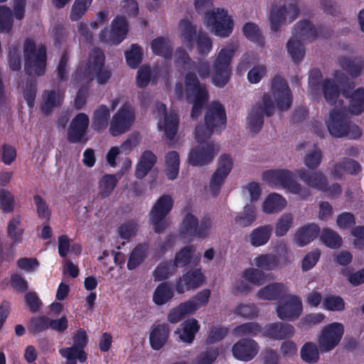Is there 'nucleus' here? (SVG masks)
<instances>
[{"instance_id":"obj_1","label":"nucleus","mask_w":364,"mask_h":364,"mask_svg":"<svg viewBox=\"0 0 364 364\" xmlns=\"http://www.w3.org/2000/svg\"><path fill=\"white\" fill-rule=\"evenodd\" d=\"M175 65L186 71L184 76L185 94L186 100L208 98L206 85L200 82L208 78L210 74L209 63L203 59L193 61L189 54L182 48H178L175 54Z\"/></svg>"},{"instance_id":"obj_2","label":"nucleus","mask_w":364,"mask_h":364,"mask_svg":"<svg viewBox=\"0 0 364 364\" xmlns=\"http://www.w3.org/2000/svg\"><path fill=\"white\" fill-rule=\"evenodd\" d=\"M323 29L322 26H318L316 28L309 20H302L296 23L294 36L287 43L288 53L294 63L300 62L304 56L305 50L302 41H314L318 34L322 35Z\"/></svg>"},{"instance_id":"obj_3","label":"nucleus","mask_w":364,"mask_h":364,"mask_svg":"<svg viewBox=\"0 0 364 364\" xmlns=\"http://www.w3.org/2000/svg\"><path fill=\"white\" fill-rule=\"evenodd\" d=\"M294 177V173L288 169L267 170L262 173V180L269 186H280L301 199L307 200L311 195L309 188L302 186Z\"/></svg>"},{"instance_id":"obj_4","label":"nucleus","mask_w":364,"mask_h":364,"mask_svg":"<svg viewBox=\"0 0 364 364\" xmlns=\"http://www.w3.org/2000/svg\"><path fill=\"white\" fill-rule=\"evenodd\" d=\"M24 70L27 75L33 73L42 76L46 73L47 61V49L44 45L36 48L32 38H27L23 43Z\"/></svg>"},{"instance_id":"obj_5","label":"nucleus","mask_w":364,"mask_h":364,"mask_svg":"<svg viewBox=\"0 0 364 364\" xmlns=\"http://www.w3.org/2000/svg\"><path fill=\"white\" fill-rule=\"evenodd\" d=\"M327 127L330 134L335 138L357 139L362 134L360 127L352 122L344 111L340 109H333L330 112Z\"/></svg>"},{"instance_id":"obj_6","label":"nucleus","mask_w":364,"mask_h":364,"mask_svg":"<svg viewBox=\"0 0 364 364\" xmlns=\"http://www.w3.org/2000/svg\"><path fill=\"white\" fill-rule=\"evenodd\" d=\"M299 179L309 187L321 192L327 193L331 198H338L342 193V188L338 183L328 186L327 178L321 171H308L304 168L296 171Z\"/></svg>"},{"instance_id":"obj_7","label":"nucleus","mask_w":364,"mask_h":364,"mask_svg":"<svg viewBox=\"0 0 364 364\" xmlns=\"http://www.w3.org/2000/svg\"><path fill=\"white\" fill-rule=\"evenodd\" d=\"M235 49L233 47L223 48L218 53L213 65L212 82L218 87H224L229 82L231 75L230 63Z\"/></svg>"},{"instance_id":"obj_8","label":"nucleus","mask_w":364,"mask_h":364,"mask_svg":"<svg viewBox=\"0 0 364 364\" xmlns=\"http://www.w3.org/2000/svg\"><path fill=\"white\" fill-rule=\"evenodd\" d=\"M173 206V200L169 195L161 196L153 205L149 213V220L156 233H162L168 226L166 216Z\"/></svg>"},{"instance_id":"obj_9","label":"nucleus","mask_w":364,"mask_h":364,"mask_svg":"<svg viewBox=\"0 0 364 364\" xmlns=\"http://www.w3.org/2000/svg\"><path fill=\"white\" fill-rule=\"evenodd\" d=\"M88 336L83 328H80L73 337V346L60 349L59 353L63 358L66 359L65 364H77L85 363L87 355L85 348L88 343Z\"/></svg>"},{"instance_id":"obj_10","label":"nucleus","mask_w":364,"mask_h":364,"mask_svg":"<svg viewBox=\"0 0 364 364\" xmlns=\"http://www.w3.org/2000/svg\"><path fill=\"white\" fill-rule=\"evenodd\" d=\"M263 105L256 104L251 110L248 117V128L255 134L259 132L264 124V115L271 117L274 112V106L269 94L264 93L262 96Z\"/></svg>"},{"instance_id":"obj_11","label":"nucleus","mask_w":364,"mask_h":364,"mask_svg":"<svg viewBox=\"0 0 364 364\" xmlns=\"http://www.w3.org/2000/svg\"><path fill=\"white\" fill-rule=\"evenodd\" d=\"M205 21L216 36L227 37L232 31L233 21L228 16L227 11L223 9H217L216 11L207 12Z\"/></svg>"},{"instance_id":"obj_12","label":"nucleus","mask_w":364,"mask_h":364,"mask_svg":"<svg viewBox=\"0 0 364 364\" xmlns=\"http://www.w3.org/2000/svg\"><path fill=\"white\" fill-rule=\"evenodd\" d=\"M211 225L210 217L205 216L198 223V218L191 213H188L181 224V235L183 237H198L204 238L207 236Z\"/></svg>"},{"instance_id":"obj_13","label":"nucleus","mask_w":364,"mask_h":364,"mask_svg":"<svg viewBox=\"0 0 364 364\" xmlns=\"http://www.w3.org/2000/svg\"><path fill=\"white\" fill-rule=\"evenodd\" d=\"M135 119L134 109L129 104H124L113 115L109 127L112 136H118L127 132Z\"/></svg>"},{"instance_id":"obj_14","label":"nucleus","mask_w":364,"mask_h":364,"mask_svg":"<svg viewBox=\"0 0 364 364\" xmlns=\"http://www.w3.org/2000/svg\"><path fill=\"white\" fill-rule=\"evenodd\" d=\"M344 333L342 323L334 322L325 326L321 331L318 345L322 353L333 350L341 341Z\"/></svg>"},{"instance_id":"obj_15","label":"nucleus","mask_w":364,"mask_h":364,"mask_svg":"<svg viewBox=\"0 0 364 364\" xmlns=\"http://www.w3.org/2000/svg\"><path fill=\"white\" fill-rule=\"evenodd\" d=\"M232 159L228 154H222L218 159V168L210 181V191L213 196H218L221 186L232 168Z\"/></svg>"},{"instance_id":"obj_16","label":"nucleus","mask_w":364,"mask_h":364,"mask_svg":"<svg viewBox=\"0 0 364 364\" xmlns=\"http://www.w3.org/2000/svg\"><path fill=\"white\" fill-rule=\"evenodd\" d=\"M90 124L88 116L83 112L77 114L71 120L67 132V140L71 144L82 142L85 144L88 139L86 137Z\"/></svg>"},{"instance_id":"obj_17","label":"nucleus","mask_w":364,"mask_h":364,"mask_svg":"<svg viewBox=\"0 0 364 364\" xmlns=\"http://www.w3.org/2000/svg\"><path fill=\"white\" fill-rule=\"evenodd\" d=\"M272 91L279 111H284L290 108L292 103L291 92L283 77L276 75L272 79Z\"/></svg>"},{"instance_id":"obj_18","label":"nucleus","mask_w":364,"mask_h":364,"mask_svg":"<svg viewBox=\"0 0 364 364\" xmlns=\"http://www.w3.org/2000/svg\"><path fill=\"white\" fill-rule=\"evenodd\" d=\"M91 69L93 80L95 78L100 85L106 84L112 76L109 69L105 66V55L100 48H95L90 52Z\"/></svg>"},{"instance_id":"obj_19","label":"nucleus","mask_w":364,"mask_h":364,"mask_svg":"<svg viewBox=\"0 0 364 364\" xmlns=\"http://www.w3.org/2000/svg\"><path fill=\"white\" fill-rule=\"evenodd\" d=\"M217 148L213 141L196 146L188 154L189 164L197 166L210 163L216 154Z\"/></svg>"},{"instance_id":"obj_20","label":"nucleus","mask_w":364,"mask_h":364,"mask_svg":"<svg viewBox=\"0 0 364 364\" xmlns=\"http://www.w3.org/2000/svg\"><path fill=\"white\" fill-rule=\"evenodd\" d=\"M301 299L294 295H290L277 306L278 317L283 321H293L297 319L302 312Z\"/></svg>"},{"instance_id":"obj_21","label":"nucleus","mask_w":364,"mask_h":364,"mask_svg":"<svg viewBox=\"0 0 364 364\" xmlns=\"http://www.w3.org/2000/svg\"><path fill=\"white\" fill-rule=\"evenodd\" d=\"M128 32V22L123 16H117L112 23L110 38H107L108 31L104 29L100 33V40L103 43H112L119 44L125 38Z\"/></svg>"},{"instance_id":"obj_22","label":"nucleus","mask_w":364,"mask_h":364,"mask_svg":"<svg viewBox=\"0 0 364 364\" xmlns=\"http://www.w3.org/2000/svg\"><path fill=\"white\" fill-rule=\"evenodd\" d=\"M204 280L200 268L188 270L176 281V291L183 294L185 291L197 289L203 285Z\"/></svg>"},{"instance_id":"obj_23","label":"nucleus","mask_w":364,"mask_h":364,"mask_svg":"<svg viewBox=\"0 0 364 364\" xmlns=\"http://www.w3.org/2000/svg\"><path fill=\"white\" fill-rule=\"evenodd\" d=\"M259 351L258 343L252 338H241L232 348L233 356L242 361H250Z\"/></svg>"},{"instance_id":"obj_24","label":"nucleus","mask_w":364,"mask_h":364,"mask_svg":"<svg viewBox=\"0 0 364 364\" xmlns=\"http://www.w3.org/2000/svg\"><path fill=\"white\" fill-rule=\"evenodd\" d=\"M227 122L225 109L219 102H213L205 114V124L212 129L225 127Z\"/></svg>"},{"instance_id":"obj_25","label":"nucleus","mask_w":364,"mask_h":364,"mask_svg":"<svg viewBox=\"0 0 364 364\" xmlns=\"http://www.w3.org/2000/svg\"><path fill=\"white\" fill-rule=\"evenodd\" d=\"M294 334V328L291 324L276 322L266 326L264 336L273 340H284Z\"/></svg>"},{"instance_id":"obj_26","label":"nucleus","mask_w":364,"mask_h":364,"mask_svg":"<svg viewBox=\"0 0 364 364\" xmlns=\"http://www.w3.org/2000/svg\"><path fill=\"white\" fill-rule=\"evenodd\" d=\"M361 171L360 164L355 160L344 157L338 163H336L331 171L334 178L341 179L344 173L357 175Z\"/></svg>"},{"instance_id":"obj_27","label":"nucleus","mask_w":364,"mask_h":364,"mask_svg":"<svg viewBox=\"0 0 364 364\" xmlns=\"http://www.w3.org/2000/svg\"><path fill=\"white\" fill-rule=\"evenodd\" d=\"M338 63L353 78L359 77L364 68V58L361 56H341L338 58Z\"/></svg>"},{"instance_id":"obj_28","label":"nucleus","mask_w":364,"mask_h":364,"mask_svg":"<svg viewBox=\"0 0 364 364\" xmlns=\"http://www.w3.org/2000/svg\"><path fill=\"white\" fill-rule=\"evenodd\" d=\"M287 286L281 282L271 283L257 292V297L263 300L275 301L284 297L287 292Z\"/></svg>"},{"instance_id":"obj_29","label":"nucleus","mask_w":364,"mask_h":364,"mask_svg":"<svg viewBox=\"0 0 364 364\" xmlns=\"http://www.w3.org/2000/svg\"><path fill=\"white\" fill-rule=\"evenodd\" d=\"M321 232L315 223H309L299 228L295 233V240L299 247H304L314 240Z\"/></svg>"},{"instance_id":"obj_30","label":"nucleus","mask_w":364,"mask_h":364,"mask_svg":"<svg viewBox=\"0 0 364 364\" xmlns=\"http://www.w3.org/2000/svg\"><path fill=\"white\" fill-rule=\"evenodd\" d=\"M196 252V247L193 245H186L181 248L175 255L173 260H171L172 267L176 269L178 267H185L188 266L192 260L194 264L197 265L199 262V257L193 256Z\"/></svg>"},{"instance_id":"obj_31","label":"nucleus","mask_w":364,"mask_h":364,"mask_svg":"<svg viewBox=\"0 0 364 364\" xmlns=\"http://www.w3.org/2000/svg\"><path fill=\"white\" fill-rule=\"evenodd\" d=\"M156 161L157 157L151 151H144L136 166L135 177L138 179L144 178L152 169Z\"/></svg>"},{"instance_id":"obj_32","label":"nucleus","mask_w":364,"mask_h":364,"mask_svg":"<svg viewBox=\"0 0 364 364\" xmlns=\"http://www.w3.org/2000/svg\"><path fill=\"white\" fill-rule=\"evenodd\" d=\"M170 330L167 324H159L154 326L149 335V343L152 349H161L169 337Z\"/></svg>"},{"instance_id":"obj_33","label":"nucleus","mask_w":364,"mask_h":364,"mask_svg":"<svg viewBox=\"0 0 364 364\" xmlns=\"http://www.w3.org/2000/svg\"><path fill=\"white\" fill-rule=\"evenodd\" d=\"M180 38L182 43L190 50H192L196 45L198 33L196 27L188 19H182L180 21Z\"/></svg>"},{"instance_id":"obj_34","label":"nucleus","mask_w":364,"mask_h":364,"mask_svg":"<svg viewBox=\"0 0 364 364\" xmlns=\"http://www.w3.org/2000/svg\"><path fill=\"white\" fill-rule=\"evenodd\" d=\"M21 217L17 215L14 217L8 223L7 235L11 242L9 246L11 255L14 252V248L16 245L22 242L23 230L20 228Z\"/></svg>"},{"instance_id":"obj_35","label":"nucleus","mask_w":364,"mask_h":364,"mask_svg":"<svg viewBox=\"0 0 364 364\" xmlns=\"http://www.w3.org/2000/svg\"><path fill=\"white\" fill-rule=\"evenodd\" d=\"M272 227L264 225L255 228L250 234V242L255 247L266 245L272 235Z\"/></svg>"},{"instance_id":"obj_36","label":"nucleus","mask_w":364,"mask_h":364,"mask_svg":"<svg viewBox=\"0 0 364 364\" xmlns=\"http://www.w3.org/2000/svg\"><path fill=\"white\" fill-rule=\"evenodd\" d=\"M179 117L174 112H170L164 115L162 124H159L160 129L164 131L167 139L171 141L174 139L178 129Z\"/></svg>"},{"instance_id":"obj_37","label":"nucleus","mask_w":364,"mask_h":364,"mask_svg":"<svg viewBox=\"0 0 364 364\" xmlns=\"http://www.w3.org/2000/svg\"><path fill=\"white\" fill-rule=\"evenodd\" d=\"M287 206L286 199L281 195L272 193L268 195L263 203V211L272 214L282 211Z\"/></svg>"},{"instance_id":"obj_38","label":"nucleus","mask_w":364,"mask_h":364,"mask_svg":"<svg viewBox=\"0 0 364 364\" xmlns=\"http://www.w3.org/2000/svg\"><path fill=\"white\" fill-rule=\"evenodd\" d=\"M257 219V208L254 204H247L244 206L242 211L238 213L235 217L237 225L247 228L252 225Z\"/></svg>"},{"instance_id":"obj_39","label":"nucleus","mask_w":364,"mask_h":364,"mask_svg":"<svg viewBox=\"0 0 364 364\" xmlns=\"http://www.w3.org/2000/svg\"><path fill=\"white\" fill-rule=\"evenodd\" d=\"M110 117L109 108L104 105H101L94 112L92 120V127L98 132L104 130L108 125V121Z\"/></svg>"},{"instance_id":"obj_40","label":"nucleus","mask_w":364,"mask_h":364,"mask_svg":"<svg viewBox=\"0 0 364 364\" xmlns=\"http://www.w3.org/2000/svg\"><path fill=\"white\" fill-rule=\"evenodd\" d=\"M196 311V307L191 302L181 303L178 306L172 309L168 314L167 319L171 323H176L182 320L187 314Z\"/></svg>"},{"instance_id":"obj_41","label":"nucleus","mask_w":364,"mask_h":364,"mask_svg":"<svg viewBox=\"0 0 364 364\" xmlns=\"http://www.w3.org/2000/svg\"><path fill=\"white\" fill-rule=\"evenodd\" d=\"M151 48L155 55L162 56L166 60H171L172 57L173 48L164 37L154 39L151 43Z\"/></svg>"},{"instance_id":"obj_42","label":"nucleus","mask_w":364,"mask_h":364,"mask_svg":"<svg viewBox=\"0 0 364 364\" xmlns=\"http://www.w3.org/2000/svg\"><path fill=\"white\" fill-rule=\"evenodd\" d=\"M174 292L168 282L159 284L153 294L154 302L159 306L165 304L173 296Z\"/></svg>"},{"instance_id":"obj_43","label":"nucleus","mask_w":364,"mask_h":364,"mask_svg":"<svg viewBox=\"0 0 364 364\" xmlns=\"http://www.w3.org/2000/svg\"><path fill=\"white\" fill-rule=\"evenodd\" d=\"M182 327L180 338L185 343H191L200 329L198 321L193 318L186 319L182 323Z\"/></svg>"},{"instance_id":"obj_44","label":"nucleus","mask_w":364,"mask_h":364,"mask_svg":"<svg viewBox=\"0 0 364 364\" xmlns=\"http://www.w3.org/2000/svg\"><path fill=\"white\" fill-rule=\"evenodd\" d=\"M43 102L41 105V111L46 115L50 114L54 108L60 105V99L55 90H45L43 93Z\"/></svg>"},{"instance_id":"obj_45","label":"nucleus","mask_w":364,"mask_h":364,"mask_svg":"<svg viewBox=\"0 0 364 364\" xmlns=\"http://www.w3.org/2000/svg\"><path fill=\"white\" fill-rule=\"evenodd\" d=\"M93 80L92 70L91 69V58L85 66H79L72 76V81L75 85L79 86Z\"/></svg>"},{"instance_id":"obj_46","label":"nucleus","mask_w":364,"mask_h":364,"mask_svg":"<svg viewBox=\"0 0 364 364\" xmlns=\"http://www.w3.org/2000/svg\"><path fill=\"white\" fill-rule=\"evenodd\" d=\"M147 247L144 244L137 245L130 253L127 262V268L133 270L139 266L145 259Z\"/></svg>"},{"instance_id":"obj_47","label":"nucleus","mask_w":364,"mask_h":364,"mask_svg":"<svg viewBox=\"0 0 364 364\" xmlns=\"http://www.w3.org/2000/svg\"><path fill=\"white\" fill-rule=\"evenodd\" d=\"M179 154L176 151H171L168 152L166 155V174L167 178L169 180L175 179L178 174L179 170Z\"/></svg>"},{"instance_id":"obj_48","label":"nucleus","mask_w":364,"mask_h":364,"mask_svg":"<svg viewBox=\"0 0 364 364\" xmlns=\"http://www.w3.org/2000/svg\"><path fill=\"white\" fill-rule=\"evenodd\" d=\"M322 91L326 101L331 105H335L340 95V89L333 79L324 80Z\"/></svg>"},{"instance_id":"obj_49","label":"nucleus","mask_w":364,"mask_h":364,"mask_svg":"<svg viewBox=\"0 0 364 364\" xmlns=\"http://www.w3.org/2000/svg\"><path fill=\"white\" fill-rule=\"evenodd\" d=\"M118 183L114 174H105L99 182V195L102 198L109 196Z\"/></svg>"},{"instance_id":"obj_50","label":"nucleus","mask_w":364,"mask_h":364,"mask_svg":"<svg viewBox=\"0 0 364 364\" xmlns=\"http://www.w3.org/2000/svg\"><path fill=\"white\" fill-rule=\"evenodd\" d=\"M349 111L356 115L364 111V87H359L351 93Z\"/></svg>"},{"instance_id":"obj_51","label":"nucleus","mask_w":364,"mask_h":364,"mask_svg":"<svg viewBox=\"0 0 364 364\" xmlns=\"http://www.w3.org/2000/svg\"><path fill=\"white\" fill-rule=\"evenodd\" d=\"M321 241L331 249H338L342 245L341 237L330 228H324L320 235Z\"/></svg>"},{"instance_id":"obj_52","label":"nucleus","mask_w":364,"mask_h":364,"mask_svg":"<svg viewBox=\"0 0 364 364\" xmlns=\"http://www.w3.org/2000/svg\"><path fill=\"white\" fill-rule=\"evenodd\" d=\"M255 264L258 268L270 271L279 267V260L277 256L274 254H264L255 257Z\"/></svg>"},{"instance_id":"obj_53","label":"nucleus","mask_w":364,"mask_h":364,"mask_svg":"<svg viewBox=\"0 0 364 364\" xmlns=\"http://www.w3.org/2000/svg\"><path fill=\"white\" fill-rule=\"evenodd\" d=\"M262 331L261 326L255 322H248L235 326L233 334L237 337L256 336Z\"/></svg>"},{"instance_id":"obj_54","label":"nucleus","mask_w":364,"mask_h":364,"mask_svg":"<svg viewBox=\"0 0 364 364\" xmlns=\"http://www.w3.org/2000/svg\"><path fill=\"white\" fill-rule=\"evenodd\" d=\"M301 358L306 363L314 364L319 359L317 346L313 342L306 343L300 350Z\"/></svg>"},{"instance_id":"obj_55","label":"nucleus","mask_w":364,"mask_h":364,"mask_svg":"<svg viewBox=\"0 0 364 364\" xmlns=\"http://www.w3.org/2000/svg\"><path fill=\"white\" fill-rule=\"evenodd\" d=\"M243 34L250 41L261 46L264 45V38L259 26L254 23H247L242 28Z\"/></svg>"},{"instance_id":"obj_56","label":"nucleus","mask_w":364,"mask_h":364,"mask_svg":"<svg viewBox=\"0 0 364 364\" xmlns=\"http://www.w3.org/2000/svg\"><path fill=\"white\" fill-rule=\"evenodd\" d=\"M14 25V14L6 6H0V33H9Z\"/></svg>"},{"instance_id":"obj_57","label":"nucleus","mask_w":364,"mask_h":364,"mask_svg":"<svg viewBox=\"0 0 364 364\" xmlns=\"http://www.w3.org/2000/svg\"><path fill=\"white\" fill-rule=\"evenodd\" d=\"M142 57L141 48L136 44H132L130 50L125 52L127 63L131 68H136L141 63Z\"/></svg>"},{"instance_id":"obj_58","label":"nucleus","mask_w":364,"mask_h":364,"mask_svg":"<svg viewBox=\"0 0 364 364\" xmlns=\"http://www.w3.org/2000/svg\"><path fill=\"white\" fill-rule=\"evenodd\" d=\"M176 272V269L173 268L171 259L161 262L155 268L153 272V277L155 281H163L166 279L169 274Z\"/></svg>"},{"instance_id":"obj_59","label":"nucleus","mask_w":364,"mask_h":364,"mask_svg":"<svg viewBox=\"0 0 364 364\" xmlns=\"http://www.w3.org/2000/svg\"><path fill=\"white\" fill-rule=\"evenodd\" d=\"M49 328V317L38 316L31 318L28 330L32 334L42 333Z\"/></svg>"},{"instance_id":"obj_60","label":"nucleus","mask_w":364,"mask_h":364,"mask_svg":"<svg viewBox=\"0 0 364 364\" xmlns=\"http://www.w3.org/2000/svg\"><path fill=\"white\" fill-rule=\"evenodd\" d=\"M294 218L291 213H284L278 219L275 225V235L277 237L285 235L293 225Z\"/></svg>"},{"instance_id":"obj_61","label":"nucleus","mask_w":364,"mask_h":364,"mask_svg":"<svg viewBox=\"0 0 364 364\" xmlns=\"http://www.w3.org/2000/svg\"><path fill=\"white\" fill-rule=\"evenodd\" d=\"M196 44L198 53L202 55H207L212 49L213 43L210 38L202 31H199L198 33Z\"/></svg>"},{"instance_id":"obj_62","label":"nucleus","mask_w":364,"mask_h":364,"mask_svg":"<svg viewBox=\"0 0 364 364\" xmlns=\"http://www.w3.org/2000/svg\"><path fill=\"white\" fill-rule=\"evenodd\" d=\"M15 200L12 193L4 188L0 189V209L5 213H11L14 208Z\"/></svg>"},{"instance_id":"obj_63","label":"nucleus","mask_w":364,"mask_h":364,"mask_svg":"<svg viewBox=\"0 0 364 364\" xmlns=\"http://www.w3.org/2000/svg\"><path fill=\"white\" fill-rule=\"evenodd\" d=\"M33 201L36 206V212L39 218L49 221L51 211L46 200L40 195L33 196Z\"/></svg>"},{"instance_id":"obj_64","label":"nucleus","mask_w":364,"mask_h":364,"mask_svg":"<svg viewBox=\"0 0 364 364\" xmlns=\"http://www.w3.org/2000/svg\"><path fill=\"white\" fill-rule=\"evenodd\" d=\"M325 309L333 311H341L345 308V302L340 296L328 295L323 299Z\"/></svg>"}]
</instances>
